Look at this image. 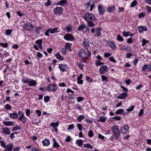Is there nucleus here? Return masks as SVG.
Masks as SVG:
<instances>
[{
	"label": "nucleus",
	"instance_id": "nucleus-59",
	"mask_svg": "<svg viewBox=\"0 0 151 151\" xmlns=\"http://www.w3.org/2000/svg\"><path fill=\"white\" fill-rule=\"evenodd\" d=\"M87 56L86 57V58L87 59L88 58L91 56V52L88 50H87Z\"/></svg>",
	"mask_w": 151,
	"mask_h": 151
},
{
	"label": "nucleus",
	"instance_id": "nucleus-13",
	"mask_svg": "<svg viewBox=\"0 0 151 151\" xmlns=\"http://www.w3.org/2000/svg\"><path fill=\"white\" fill-rule=\"evenodd\" d=\"M128 96V94L127 92H124L120 93L117 96L118 99H124L126 98Z\"/></svg>",
	"mask_w": 151,
	"mask_h": 151
},
{
	"label": "nucleus",
	"instance_id": "nucleus-27",
	"mask_svg": "<svg viewBox=\"0 0 151 151\" xmlns=\"http://www.w3.org/2000/svg\"><path fill=\"white\" fill-rule=\"evenodd\" d=\"M67 3V1L66 0H62L60 1H58L57 5L61 6H64L65 4H66Z\"/></svg>",
	"mask_w": 151,
	"mask_h": 151
},
{
	"label": "nucleus",
	"instance_id": "nucleus-62",
	"mask_svg": "<svg viewBox=\"0 0 151 151\" xmlns=\"http://www.w3.org/2000/svg\"><path fill=\"white\" fill-rule=\"evenodd\" d=\"M146 8L148 14L151 12V7L150 6H146Z\"/></svg>",
	"mask_w": 151,
	"mask_h": 151
},
{
	"label": "nucleus",
	"instance_id": "nucleus-11",
	"mask_svg": "<svg viewBox=\"0 0 151 151\" xmlns=\"http://www.w3.org/2000/svg\"><path fill=\"white\" fill-rule=\"evenodd\" d=\"M28 85L29 86L34 87L36 86L37 84V82L36 81L33 79H29L28 82Z\"/></svg>",
	"mask_w": 151,
	"mask_h": 151
},
{
	"label": "nucleus",
	"instance_id": "nucleus-58",
	"mask_svg": "<svg viewBox=\"0 0 151 151\" xmlns=\"http://www.w3.org/2000/svg\"><path fill=\"white\" fill-rule=\"evenodd\" d=\"M149 42V41L147 40H145V39H143L142 40V46L145 45L146 44Z\"/></svg>",
	"mask_w": 151,
	"mask_h": 151
},
{
	"label": "nucleus",
	"instance_id": "nucleus-17",
	"mask_svg": "<svg viewBox=\"0 0 151 151\" xmlns=\"http://www.w3.org/2000/svg\"><path fill=\"white\" fill-rule=\"evenodd\" d=\"M145 70L151 72V65L145 64L142 67V71H144Z\"/></svg>",
	"mask_w": 151,
	"mask_h": 151
},
{
	"label": "nucleus",
	"instance_id": "nucleus-5",
	"mask_svg": "<svg viewBox=\"0 0 151 151\" xmlns=\"http://www.w3.org/2000/svg\"><path fill=\"white\" fill-rule=\"evenodd\" d=\"M129 127L128 125L122 126L120 128L121 132L122 134H126L129 132Z\"/></svg>",
	"mask_w": 151,
	"mask_h": 151
},
{
	"label": "nucleus",
	"instance_id": "nucleus-2",
	"mask_svg": "<svg viewBox=\"0 0 151 151\" xmlns=\"http://www.w3.org/2000/svg\"><path fill=\"white\" fill-rule=\"evenodd\" d=\"M114 137L116 140H117L120 137L121 132L120 130L116 125H114L111 128Z\"/></svg>",
	"mask_w": 151,
	"mask_h": 151
},
{
	"label": "nucleus",
	"instance_id": "nucleus-35",
	"mask_svg": "<svg viewBox=\"0 0 151 151\" xmlns=\"http://www.w3.org/2000/svg\"><path fill=\"white\" fill-rule=\"evenodd\" d=\"M86 27V26L84 24H82L80 25L78 28V30L79 31H83Z\"/></svg>",
	"mask_w": 151,
	"mask_h": 151
},
{
	"label": "nucleus",
	"instance_id": "nucleus-16",
	"mask_svg": "<svg viewBox=\"0 0 151 151\" xmlns=\"http://www.w3.org/2000/svg\"><path fill=\"white\" fill-rule=\"evenodd\" d=\"M2 132L6 135L9 134L11 133L10 129L7 127H3L2 130Z\"/></svg>",
	"mask_w": 151,
	"mask_h": 151
},
{
	"label": "nucleus",
	"instance_id": "nucleus-49",
	"mask_svg": "<svg viewBox=\"0 0 151 151\" xmlns=\"http://www.w3.org/2000/svg\"><path fill=\"white\" fill-rule=\"evenodd\" d=\"M137 4V1L134 0L131 3L130 6L131 7H134Z\"/></svg>",
	"mask_w": 151,
	"mask_h": 151
},
{
	"label": "nucleus",
	"instance_id": "nucleus-46",
	"mask_svg": "<svg viewBox=\"0 0 151 151\" xmlns=\"http://www.w3.org/2000/svg\"><path fill=\"white\" fill-rule=\"evenodd\" d=\"M84 147H85V148H89V149H92V148H93V147H92V146L90 144H85L84 145Z\"/></svg>",
	"mask_w": 151,
	"mask_h": 151
},
{
	"label": "nucleus",
	"instance_id": "nucleus-38",
	"mask_svg": "<svg viewBox=\"0 0 151 151\" xmlns=\"http://www.w3.org/2000/svg\"><path fill=\"white\" fill-rule=\"evenodd\" d=\"M83 143V141L81 139H79L77 140L76 141V143L79 146H81L82 145Z\"/></svg>",
	"mask_w": 151,
	"mask_h": 151
},
{
	"label": "nucleus",
	"instance_id": "nucleus-57",
	"mask_svg": "<svg viewBox=\"0 0 151 151\" xmlns=\"http://www.w3.org/2000/svg\"><path fill=\"white\" fill-rule=\"evenodd\" d=\"M124 111V110L123 109H121L118 110H117L115 113L117 114H122Z\"/></svg>",
	"mask_w": 151,
	"mask_h": 151
},
{
	"label": "nucleus",
	"instance_id": "nucleus-37",
	"mask_svg": "<svg viewBox=\"0 0 151 151\" xmlns=\"http://www.w3.org/2000/svg\"><path fill=\"white\" fill-rule=\"evenodd\" d=\"M85 118V116L83 115H80L77 117V120L79 122H81Z\"/></svg>",
	"mask_w": 151,
	"mask_h": 151
},
{
	"label": "nucleus",
	"instance_id": "nucleus-28",
	"mask_svg": "<svg viewBox=\"0 0 151 151\" xmlns=\"http://www.w3.org/2000/svg\"><path fill=\"white\" fill-rule=\"evenodd\" d=\"M9 116L13 119H16L18 117V115L17 113L13 112L12 113H10L9 114Z\"/></svg>",
	"mask_w": 151,
	"mask_h": 151
},
{
	"label": "nucleus",
	"instance_id": "nucleus-9",
	"mask_svg": "<svg viewBox=\"0 0 151 151\" xmlns=\"http://www.w3.org/2000/svg\"><path fill=\"white\" fill-rule=\"evenodd\" d=\"M64 38L66 40L70 41H73L75 40L73 35L68 33H67L64 36Z\"/></svg>",
	"mask_w": 151,
	"mask_h": 151
},
{
	"label": "nucleus",
	"instance_id": "nucleus-26",
	"mask_svg": "<svg viewBox=\"0 0 151 151\" xmlns=\"http://www.w3.org/2000/svg\"><path fill=\"white\" fill-rule=\"evenodd\" d=\"M83 77V74H81L77 78V83L78 84H82L83 83V81L82 79Z\"/></svg>",
	"mask_w": 151,
	"mask_h": 151
},
{
	"label": "nucleus",
	"instance_id": "nucleus-51",
	"mask_svg": "<svg viewBox=\"0 0 151 151\" xmlns=\"http://www.w3.org/2000/svg\"><path fill=\"white\" fill-rule=\"evenodd\" d=\"M29 81V79H28L26 77L22 78V81L24 83H28Z\"/></svg>",
	"mask_w": 151,
	"mask_h": 151
},
{
	"label": "nucleus",
	"instance_id": "nucleus-12",
	"mask_svg": "<svg viewBox=\"0 0 151 151\" xmlns=\"http://www.w3.org/2000/svg\"><path fill=\"white\" fill-rule=\"evenodd\" d=\"M83 45L84 48L88 49L89 47V40L88 39H84L83 43Z\"/></svg>",
	"mask_w": 151,
	"mask_h": 151
},
{
	"label": "nucleus",
	"instance_id": "nucleus-25",
	"mask_svg": "<svg viewBox=\"0 0 151 151\" xmlns=\"http://www.w3.org/2000/svg\"><path fill=\"white\" fill-rule=\"evenodd\" d=\"M108 45L110 48L112 49H114L116 47V45L114 42L111 41L108 42Z\"/></svg>",
	"mask_w": 151,
	"mask_h": 151
},
{
	"label": "nucleus",
	"instance_id": "nucleus-20",
	"mask_svg": "<svg viewBox=\"0 0 151 151\" xmlns=\"http://www.w3.org/2000/svg\"><path fill=\"white\" fill-rule=\"evenodd\" d=\"M59 68L61 71L64 72L67 69L68 67L65 65L60 64L59 65Z\"/></svg>",
	"mask_w": 151,
	"mask_h": 151
},
{
	"label": "nucleus",
	"instance_id": "nucleus-55",
	"mask_svg": "<svg viewBox=\"0 0 151 151\" xmlns=\"http://www.w3.org/2000/svg\"><path fill=\"white\" fill-rule=\"evenodd\" d=\"M101 79L102 81H105L107 82L108 81L107 78L104 75H102Z\"/></svg>",
	"mask_w": 151,
	"mask_h": 151
},
{
	"label": "nucleus",
	"instance_id": "nucleus-53",
	"mask_svg": "<svg viewBox=\"0 0 151 151\" xmlns=\"http://www.w3.org/2000/svg\"><path fill=\"white\" fill-rule=\"evenodd\" d=\"M20 129V128L19 126H16L13 127L12 131V132H13L15 131H16L17 130H19Z\"/></svg>",
	"mask_w": 151,
	"mask_h": 151
},
{
	"label": "nucleus",
	"instance_id": "nucleus-8",
	"mask_svg": "<svg viewBox=\"0 0 151 151\" xmlns=\"http://www.w3.org/2000/svg\"><path fill=\"white\" fill-rule=\"evenodd\" d=\"M33 25L29 22L25 23L23 25V28L26 30H31L33 28Z\"/></svg>",
	"mask_w": 151,
	"mask_h": 151
},
{
	"label": "nucleus",
	"instance_id": "nucleus-42",
	"mask_svg": "<svg viewBox=\"0 0 151 151\" xmlns=\"http://www.w3.org/2000/svg\"><path fill=\"white\" fill-rule=\"evenodd\" d=\"M77 126L79 131H81L82 130L83 126L82 125L80 124H77Z\"/></svg>",
	"mask_w": 151,
	"mask_h": 151
},
{
	"label": "nucleus",
	"instance_id": "nucleus-56",
	"mask_svg": "<svg viewBox=\"0 0 151 151\" xmlns=\"http://www.w3.org/2000/svg\"><path fill=\"white\" fill-rule=\"evenodd\" d=\"M145 15V13L143 12H142L138 14V17L139 18H141L144 17Z\"/></svg>",
	"mask_w": 151,
	"mask_h": 151
},
{
	"label": "nucleus",
	"instance_id": "nucleus-40",
	"mask_svg": "<svg viewBox=\"0 0 151 151\" xmlns=\"http://www.w3.org/2000/svg\"><path fill=\"white\" fill-rule=\"evenodd\" d=\"M77 65L81 69L83 70V67L84 66L83 64L79 62H77Z\"/></svg>",
	"mask_w": 151,
	"mask_h": 151
},
{
	"label": "nucleus",
	"instance_id": "nucleus-31",
	"mask_svg": "<svg viewBox=\"0 0 151 151\" xmlns=\"http://www.w3.org/2000/svg\"><path fill=\"white\" fill-rule=\"evenodd\" d=\"M107 119L106 116L104 117L103 116H101L99 117V119L98 120V122H105Z\"/></svg>",
	"mask_w": 151,
	"mask_h": 151
},
{
	"label": "nucleus",
	"instance_id": "nucleus-23",
	"mask_svg": "<svg viewBox=\"0 0 151 151\" xmlns=\"http://www.w3.org/2000/svg\"><path fill=\"white\" fill-rule=\"evenodd\" d=\"M3 123L6 126H13L14 125V122L12 121H3Z\"/></svg>",
	"mask_w": 151,
	"mask_h": 151
},
{
	"label": "nucleus",
	"instance_id": "nucleus-22",
	"mask_svg": "<svg viewBox=\"0 0 151 151\" xmlns=\"http://www.w3.org/2000/svg\"><path fill=\"white\" fill-rule=\"evenodd\" d=\"M42 40L41 39L38 40L35 42V43L38 45V47L40 49H42Z\"/></svg>",
	"mask_w": 151,
	"mask_h": 151
},
{
	"label": "nucleus",
	"instance_id": "nucleus-7",
	"mask_svg": "<svg viewBox=\"0 0 151 151\" xmlns=\"http://www.w3.org/2000/svg\"><path fill=\"white\" fill-rule=\"evenodd\" d=\"M108 68L107 66L105 65H102L99 69V72L100 74H104L107 71Z\"/></svg>",
	"mask_w": 151,
	"mask_h": 151
},
{
	"label": "nucleus",
	"instance_id": "nucleus-34",
	"mask_svg": "<svg viewBox=\"0 0 151 151\" xmlns=\"http://www.w3.org/2000/svg\"><path fill=\"white\" fill-rule=\"evenodd\" d=\"M53 139L54 142L53 147L56 148H59L60 147L59 144L56 141L55 139Z\"/></svg>",
	"mask_w": 151,
	"mask_h": 151
},
{
	"label": "nucleus",
	"instance_id": "nucleus-45",
	"mask_svg": "<svg viewBox=\"0 0 151 151\" xmlns=\"http://www.w3.org/2000/svg\"><path fill=\"white\" fill-rule=\"evenodd\" d=\"M50 99V97L48 96H46L44 97V101L45 103L48 102Z\"/></svg>",
	"mask_w": 151,
	"mask_h": 151
},
{
	"label": "nucleus",
	"instance_id": "nucleus-48",
	"mask_svg": "<svg viewBox=\"0 0 151 151\" xmlns=\"http://www.w3.org/2000/svg\"><path fill=\"white\" fill-rule=\"evenodd\" d=\"M8 44L7 43H0V46H2L4 48H6L8 46Z\"/></svg>",
	"mask_w": 151,
	"mask_h": 151
},
{
	"label": "nucleus",
	"instance_id": "nucleus-33",
	"mask_svg": "<svg viewBox=\"0 0 151 151\" xmlns=\"http://www.w3.org/2000/svg\"><path fill=\"white\" fill-rule=\"evenodd\" d=\"M71 45L69 43H67L65 45V47L66 49H68L70 51H71Z\"/></svg>",
	"mask_w": 151,
	"mask_h": 151
},
{
	"label": "nucleus",
	"instance_id": "nucleus-10",
	"mask_svg": "<svg viewBox=\"0 0 151 151\" xmlns=\"http://www.w3.org/2000/svg\"><path fill=\"white\" fill-rule=\"evenodd\" d=\"M137 29L140 33H143L144 31H147V27L145 25L139 26L137 27Z\"/></svg>",
	"mask_w": 151,
	"mask_h": 151
},
{
	"label": "nucleus",
	"instance_id": "nucleus-47",
	"mask_svg": "<svg viewBox=\"0 0 151 151\" xmlns=\"http://www.w3.org/2000/svg\"><path fill=\"white\" fill-rule=\"evenodd\" d=\"M117 39L118 41L120 42H122L124 40L122 37L120 35H117Z\"/></svg>",
	"mask_w": 151,
	"mask_h": 151
},
{
	"label": "nucleus",
	"instance_id": "nucleus-39",
	"mask_svg": "<svg viewBox=\"0 0 151 151\" xmlns=\"http://www.w3.org/2000/svg\"><path fill=\"white\" fill-rule=\"evenodd\" d=\"M55 56L56 57V58L58 60H63V57L60 55V54L59 53L56 54L55 55Z\"/></svg>",
	"mask_w": 151,
	"mask_h": 151
},
{
	"label": "nucleus",
	"instance_id": "nucleus-3",
	"mask_svg": "<svg viewBox=\"0 0 151 151\" xmlns=\"http://www.w3.org/2000/svg\"><path fill=\"white\" fill-rule=\"evenodd\" d=\"M59 29L58 27L54 28L53 29L50 28L47 30L45 33V35L46 36H48L49 33L51 34H54L59 32Z\"/></svg>",
	"mask_w": 151,
	"mask_h": 151
},
{
	"label": "nucleus",
	"instance_id": "nucleus-41",
	"mask_svg": "<svg viewBox=\"0 0 151 151\" xmlns=\"http://www.w3.org/2000/svg\"><path fill=\"white\" fill-rule=\"evenodd\" d=\"M42 28L40 27H37L36 29L35 30V33L36 34H38L39 33L41 29Z\"/></svg>",
	"mask_w": 151,
	"mask_h": 151
},
{
	"label": "nucleus",
	"instance_id": "nucleus-21",
	"mask_svg": "<svg viewBox=\"0 0 151 151\" xmlns=\"http://www.w3.org/2000/svg\"><path fill=\"white\" fill-rule=\"evenodd\" d=\"M78 55L80 58H84L86 56L85 51L83 49L81 50L78 53Z\"/></svg>",
	"mask_w": 151,
	"mask_h": 151
},
{
	"label": "nucleus",
	"instance_id": "nucleus-24",
	"mask_svg": "<svg viewBox=\"0 0 151 151\" xmlns=\"http://www.w3.org/2000/svg\"><path fill=\"white\" fill-rule=\"evenodd\" d=\"M43 145L44 146H47L50 143V140L47 139H45L42 141Z\"/></svg>",
	"mask_w": 151,
	"mask_h": 151
},
{
	"label": "nucleus",
	"instance_id": "nucleus-14",
	"mask_svg": "<svg viewBox=\"0 0 151 151\" xmlns=\"http://www.w3.org/2000/svg\"><path fill=\"white\" fill-rule=\"evenodd\" d=\"M63 9L61 7H57L55 8L54 13L56 14H59L62 13Z\"/></svg>",
	"mask_w": 151,
	"mask_h": 151
},
{
	"label": "nucleus",
	"instance_id": "nucleus-1",
	"mask_svg": "<svg viewBox=\"0 0 151 151\" xmlns=\"http://www.w3.org/2000/svg\"><path fill=\"white\" fill-rule=\"evenodd\" d=\"M84 19L87 22L88 27H94L95 24L93 22L95 20V16L91 13H88L85 14L83 16Z\"/></svg>",
	"mask_w": 151,
	"mask_h": 151
},
{
	"label": "nucleus",
	"instance_id": "nucleus-64",
	"mask_svg": "<svg viewBox=\"0 0 151 151\" xmlns=\"http://www.w3.org/2000/svg\"><path fill=\"white\" fill-rule=\"evenodd\" d=\"M133 40L132 38H130L127 40V42L129 44L132 43L133 42Z\"/></svg>",
	"mask_w": 151,
	"mask_h": 151
},
{
	"label": "nucleus",
	"instance_id": "nucleus-6",
	"mask_svg": "<svg viewBox=\"0 0 151 151\" xmlns=\"http://www.w3.org/2000/svg\"><path fill=\"white\" fill-rule=\"evenodd\" d=\"M102 29L101 28H92L91 29V32L92 33H94V35L98 37L101 35Z\"/></svg>",
	"mask_w": 151,
	"mask_h": 151
},
{
	"label": "nucleus",
	"instance_id": "nucleus-54",
	"mask_svg": "<svg viewBox=\"0 0 151 151\" xmlns=\"http://www.w3.org/2000/svg\"><path fill=\"white\" fill-rule=\"evenodd\" d=\"M134 106H131L128 109H127V111H133L134 108Z\"/></svg>",
	"mask_w": 151,
	"mask_h": 151
},
{
	"label": "nucleus",
	"instance_id": "nucleus-36",
	"mask_svg": "<svg viewBox=\"0 0 151 151\" xmlns=\"http://www.w3.org/2000/svg\"><path fill=\"white\" fill-rule=\"evenodd\" d=\"M4 109L6 110H10L12 109V106L9 104H6L4 106Z\"/></svg>",
	"mask_w": 151,
	"mask_h": 151
},
{
	"label": "nucleus",
	"instance_id": "nucleus-18",
	"mask_svg": "<svg viewBox=\"0 0 151 151\" xmlns=\"http://www.w3.org/2000/svg\"><path fill=\"white\" fill-rule=\"evenodd\" d=\"M19 120L21 121L23 124H25L27 120V118L24 116V114H22V115L19 116L18 118Z\"/></svg>",
	"mask_w": 151,
	"mask_h": 151
},
{
	"label": "nucleus",
	"instance_id": "nucleus-50",
	"mask_svg": "<svg viewBox=\"0 0 151 151\" xmlns=\"http://www.w3.org/2000/svg\"><path fill=\"white\" fill-rule=\"evenodd\" d=\"M130 32L128 31H124L122 33L123 35L125 37H127L128 36Z\"/></svg>",
	"mask_w": 151,
	"mask_h": 151
},
{
	"label": "nucleus",
	"instance_id": "nucleus-15",
	"mask_svg": "<svg viewBox=\"0 0 151 151\" xmlns=\"http://www.w3.org/2000/svg\"><path fill=\"white\" fill-rule=\"evenodd\" d=\"M98 9L99 11V14H103L105 10V7L101 4H99L98 6Z\"/></svg>",
	"mask_w": 151,
	"mask_h": 151
},
{
	"label": "nucleus",
	"instance_id": "nucleus-63",
	"mask_svg": "<svg viewBox=\"0 0 151 151\" xmlns=\"http://www.w3.org/2000/svg\"><path fill=\"white\" fill-rule=\"evenodd\" d=\"M124 7H119L118 8V12L119 13L122 12H123L124 11Z\"/></svg>",
	"mask_w": 151,
	"mask_h": 151
},
{
	"label": "nucleus",
	"instance_id": "nucleus-32",
	"mask_svg": "<svg viewBox=\"0 0 151 151\" xmlns=\"http://www.w3.org/2000/svg\"><path fill=\"white\" fill-rule=\"evenodd\" d=\"M115 7L114 6H109L107 9V11L109 12H114L115 10Z\"/></svg>",
	"mask_w": 151,
	"mask_h": 151
},
{
	"label": "nucleus",
	"instance_id": "nucleus-44",
	"mask_svg": "<svg viewBox=\"0 0 151 151\" xmlns=\"http://www.w3.org/2000/svg\"><path fill=\"white\" fill-rule=\"evenodd\" d=\"M103 64V63H101V61L99 60H96L95 62V65L96 66H100L102 65Z\"/></svg>",
	"mask_w": 151,
	"mask_h": 151
},
{
	"label": "nucleus",
	"instance_id": "nucleus-52",
	"mask_svg": "<svg viewBox=\"0 0 151 151\" xmlns=\"http://www.w3.org/2000/svg\"><path fill=\"white\" fill-rule=\"evenodd\" d=\"M0 143L1 147H3L5 148L6 146V143L3 141H0Z\"/></svg>",
	"mask_w": 151,
	"mask_h": 151
},
{
	"label": "nucleus",
	"instance_id": "nucleus-19",
	"mask_svg": "<svg viewBox=\"0 0 151 151\" xmlns=\"http://www.w3.org/2000/svg\"><path fill=\"white\" fill-rule=\"evenodd\" d=\"M13 147V145L12 143H10L5 147V151H12Z\"/></svg>",
	"mask_w": 151,
	"mask_h": 151
},
{
	"label": "nucleus",
	"instance_id": "nucleus-29",
	"mask_svg": "<svg viewBox=\"0 0 151 151\" xmlns=\"http://www.w3.org/2000/svg\"><path fill=\"white\" fill-rule=\"evenodd\" d=\"M73 26L71 24L68 25L65 28V31L67 32H70L72 29Z\"/></svg>",
	"mask_w": 151,
	"mask_h": 151
},
{
	"label": "nucleus",
	"instance_id": "nucleus-60",
	"mask_svg": "<svg viewBox=\"0 0 151 151\" xmlns=\"http://www.w3.org/2000/svg\"><path fill=\"white\" fill-rule=\"evenodd\" d=\"M12 32V30L8 29L5 32V35H9Z\"/></svg>",
	"mask_w": 151,
	"mask_h": 151
},
{
	"label": "nucleus",
	"instance_id": "nucleus-61",
	"mask_svg": "<svg viewBox=\"0 0 151 151\" xmlns=\"http://www.w3.org/2000/svg\"><path fill=\"white\" fill-rule=\"evenodd\" d=\"M51 4L52 2L50 1V0H47V2L45 3V4L46 6L47 7L51 5Z\"/></svg>",
	"mask_w": 151,
	"mask_h": 151
},
{
	"label": "nucleus",
	"instance_id": "nucleus-43",
	"mask_svg": "<svg viewBox=\"0 0 151 151\" xmlns=\"http://www.w3.org/2000/svg\"><path fill=\"white\" fill-rule=\"evenodd\" d=\"M88 136L90 137H93L94 135L93 131L92 130L90 129L88 133Z\"/></svg>",
	"mask_w": 151,
	"mask_h": 151
},
{
	"label": "nucleus",
	"instance_id": "nucleus-30",
	"mask_svg": "<svg viewBox=\"0 0 151 151\" xmlns=\"http://www.w3.org/2000/svg\"><path fill=\"white\" fill-rule=\"evenodd\" d=\"M59 124V122L57 121L56 122L51 123L50 124V126L54 128H56L58 126Z\"/></svg>",
	"mask_w": 151,
	"mask_h": 151
},
{
	"label": "nucleus",
	"instance_id": "nucleus-4",
	"mask_svg": "<svg viewBox=\"0 0 151 151\" xmlns=\"http://www.w3.org/2000/svg\"><path fill=\"white\" fill-rule=\"evenodd\" d=\"M46 88L47 90L49 91L55 92L57 90V86L55 84H50L47 85Z\"/></svg>",
	"mask_w": 151,
	"mask_h": 151
}]
</instances>
